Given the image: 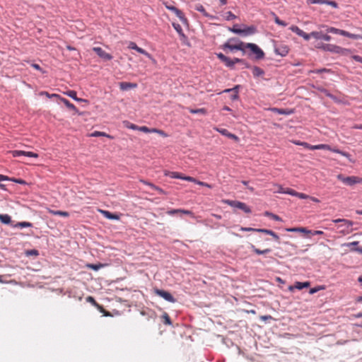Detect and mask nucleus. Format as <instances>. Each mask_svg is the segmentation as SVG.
Wrapping results in <instances>:
<instances>
[{
	"mask_svg": "<svg viewBox=\"0 0 362 362\" xmlns=\"http://www.w3.org/2000/svg\"><path fill=\"white\" fill-rule=\"evenodd\" d=\"M165 175L166 176H169L172 178H177V179H181V180H187V181H189V182H194L195 184H197L200 186H204V187H206L208 188H211L212 186L206 182H202V181H199L197 179H195L194 177H190V176H185L183 175L182 174L180 173H177V172H165Z\"/></svg>",
	"mask_w": 362,
	"mask_h": 362,
	"instance_id": "nucleus-1",
	"label": "nucleus"
},
{
	"mask_svg": "<svg viewBox=\"0 0 362 362\" xmlns=\"http://www.w3.org/2000/svg\"><path fill=\"white\" fill-rule=\"evenodd\" d=\"M123 125H124V127H126L127 129H138L140 132H141L143 133H145V134L157 133V134H159L160 135L165 136V134L161 130H159V129H155V128L149 129V128H148L146 127H144V126L139 127L136 125H135L134 124H132V123H130L128 121H124L123 122Z\"/></svg>",
	"mask_w": 362,
	"mask_h": 362,
	"instance_id": "nucleus-2",
	"label": "nucleus"
},
{
	"mask_svg": "<svg viewBox=\"0 0 362 362\" xmlns=\"http://www.w3.org/2000/svg\"><path fill=\"white\" fill-rule=\"evenodd\" d=\"M322 27L327 28L326 30L327 33L339 34V35H343V36H345V37H349L351 39H354V40L362 39V31H361V34H353V33H350L346 30H340V29H338V28H336L334 27H327L326 25H322Z\"/></svg>",
	"mask_w": 362,
	"mask_h": 362,
	"instance_id": "nucleus-3",
	"label": "nucleus"
},
{
	"mask_svg": "<svg viewBox=\"0 0 362 362\" xmlns=\"http://www.w3.org/2000/svg\"><path fill=\"white\" fill-rule=\"evenodd\" d=\"M337 179L342 182L344 184L346 185H354L357 183H361V177L357 176H349L344 177L342 174H339L337 176Z\"/></svg>",
	"mask_w": 362,
	"mask_h": 362,
	"instance_id": "nucleus-4",
	"label": "nucleus"
},
{
	"mask_svg": "<svg viewBox=\"0 0 362 362\" xmlns=\"http://www.w3.org/2000/svg\"><path fill=\"white\" fill-rule=\"evenodd\" d=\"M223 202L230 206L241 209L247 214L251 213L250 208L243 202L229 199L223 200Z\"/></svg>",
	"mask_w": 362,
	"mask_h": 362,
	"instance_id": "nucleus-5",
	"label": "nucleus"
},
{
	"mask_svg": "<svg viewBox=\"0 0 362 362\" xmlns=\"http://www.w3.org/2000/svg\"><path fill=\"white\" fill-rule=\"evenodd\" d=\"M235 41V39H230L223 45V49H229L230 50H240L245 53V43L243 42L238 41L235 44H231V42Z\"/></svg>",
	"mask_w": 362,
	"mask_h": 362,
	"instance_id": "nucleus-6",
	"label": "nucleus"
},
{
	"mask_svg": "<svg viewBox=\"0 0 362 362\" xmlns=\"http://www.w3.org/2000/svg\"><path fill=\"white\" fill-rule=\"evenodd\" d=\"M250 49L252 54H255L256 59H261L264 57V52L254 43H245V49Z\"/></svg>",
	"mask_w": 362,
	"mask_h": 362,
	"instance_id": "nucleus-7",
	"label": "nucleus"
},
{
	"mask_svg": "<svg viewBox=\"0 0 362 362\" xmlns=\"http://www.w3.org/2000/svg\"><path fill=\"white\" fill-rule=\"evenodd\" d=\"M128 48L129 49H134L136 52H138L139 53L142 54L146 56L149 59L151 60V62L153 64H156V60L149 53H148L146 50H144V49L138 47L135 42H129V43H128Z\"/></svg>",
	"mask_w": 362,
	"mask_h": 362,
	"instance_id": "nucleus-8",
	"label": "nucleus"
},
{
	"mask_svg": "<svg viewBox=\"0 0 362 362\" xmlns=\"http://www.w3.org/2000/svg\"><path fill=\"white\" fill-rule=\"evenodd\" d=\"M163 4L165 5V8L175 13V14L180 18V20L183 23H187V18L185 17L184 14L182 13V12L179 10L178 8H177L175 6H170V5H168L167 3L164 2Z\"/></svg>",
	"mask_w": 362,
	"mask_h": 362,
	"instance_id": "nucleus-9",
	"label": "nucleus"
},
{
	"mask_svg": "<svg viewBox=\"0 0 362 362\" xmlns=\"http://www.w3.org/2000/svg\"><path fill=\"white\" fill-rule=\"evenodd\" d=\"M154 293L168 302L175 303L176 301L175 298L169 292L164 290L156 288Z\"/></svg>",
	"mask_w": 362,
	"mask_h": 362,
	"instance_id": "nucleus-10",
	"label": "nucleus"
},
{
	"mask_svg": "<svg viewBox=\"0 0 362 362\" xmlns=\"http://www.w3.org/2000/svg\"><path fill=\"white\" fill-rule=\"evenodd\" d=\"M13 157H18L20 156H25L31 158H38V154L31 151H19L15 150L10 152Z\"/></svg>",
	"mask_w": 362,
	"mask_h": 362,
	"instance_id": "nucleus-11",
	"label": "nucleus"
},
{
	"mask_svg": "<svg viewBox=\"0 0 362 362\" xmlns=\"http://www.w3.org/2000/svg\"><path fill=\"white\" fill-rule=\"evenodd\" d=\"M93 50L102 59L109 61L112 59V56L105 52L101 47H95Z\"/></svg>",
	"mask_w": 362,
	"mask_h": 362,
	"instance_id": "nucleus-12",
	"label": "nucleus"
},
{
	"mask_svg": "<svg viewBox=\"0 0 362 362\" xmlns=\"http://www.w3.org/2000/svg\"><path fill=\"white\" fill-rule=\"evenodd\" d=\"M310 38L311 37L316 40H324L325 41H330L331 36L327 34H323L322 32L313 31L309 33Z\"/></svg>",
	"mask_w": 362,
	"mask_h": 362,
	"instance_id": "nucleus-13",
	"label": "nucleus"
},
{
	"mask_svg": "<svg viewBox=\"0 0 362 362\" xmlns=\"http://www.w3.org/2000/svg\"><path fill=\"white\" fill-rule=\"evenodd\" d=\"M216 56L223 63L225 64V65L227 67H229V68H231V69L233 68V66H234V62L233 61V59H231L229 57L225 56L222 53H218V54H216Z\"/></svg>",
	"mask_w": 362,
	"mask_h": 362,
	"instance_id": "nucleus-14",
	"label": "nucleus"
},
{
	"mask_svg": "<svg viewBox=\"0 0 362 362\" xmlns=\"http://www.w3.org/2000/svg\"><path fill=\"white\" fill-rule=\"evenodd\" d=\"M289 29L292 32H293L296 34H297L298 36L302 37L304 40H310L309 34L305 33L304 31H303L301 29H300L298 26H296V25H291L289 28Z\"/></svg>",
	"mask_w": 362,
	"mask_h": 362,
	"instance_id": "nucleus-15",
	"label": "nucleus"
},
{
	"mask_svg": "<svg viewBox=\"0 0 362 362\" xmlns=\"http://www.w3.org/2000/svg\"><path fill=\"white\" fill-rule=\"evenodd\" d=\"M289 49L287 45H280L275 47V52L276 54L281 57H285L288 54Z\"/></svg>",
	"mask_w": 362,
	"mask_h": 362,
	"instance_id": "nucleus-16",
	"label": "nucleus"
},
{
	"mask_svg": "<svg viewBox=\"0 0 362 362\" xmlns=\"http://www.w3.org/2000/svg\"><path fill=\"white\" fill-rule=\"evenodd\" d=\"M317 48L322 49L324 51L335 53L336 49H337V45H332V44H318Z\"/></svg>",
	"mask_w": 362,
	"mask_h": 362,
	"instance_id": "nucleus-17",
	"label": "nucleus"
},
{
	"mask_svg": "<svg viewBox=\"0 0 362 362\" xmlns=\"http://www.w3.org/2000/svg\"><path fill=\"white\" fill-rule=\"evenodd\" d=\"M99 212L106 218L110 219V220H119L120 218L119 215L116 214H112L109 211L100 209Z\"/></svg>",
	"mask_w": 362,
	"mask_h": 362,
	"instance_id": "nucleus-18",
	"label": "nucleus"
},
{
	"mask_svg": "<svg viewBox=\"0 0 362 362\" xmlns=\"http://www.w3.org/2000/svg\"><path fill=\"white\" fill-rule=\"evenodd\" d=\"M257 232L269 235L272 236L273 238L276 242H278V243L279 242V240H280L279 236L272 230L265 229V228H257Z\"/></svg>",
	"mask_w": 362,
	"mask_h": 362,
	"instance_id": "nucleus-19",
	"label": "nucleus"
},
{
	"mask_svg": "<svg viewBox=\"0 0 362 362\" xmlns=\"http://www.w3.org/2000/svg\"><path fill=\"white\" fill-rule=\"evenodd\" d=\"M194 8L197 11H199L200 13H202L205 17H207V18H209L210 19H214L215 18L214 16L209 14L206 11L204 7L202 4H196L195 6H194Z\"/></svg>",
	"mask_w": 362,
	"mask_h": 362,
	"instance_id": "nucleus-20",
	"label": "nucleus"
},
{
	"mask_svg": "<svg viewBox=\"0 0 362 362\" xmlns=\"http://www.w3.org/2000/svg\"><path fill=\"white\" fill-rule=\"evenodd\" d=\"M137 87V84L129 82H121L119 83V88L122 90H127L130 88H135Z\"/></svg>",
	"mask_w": 362,
	"mask_h": 362,
	"instance_id": "nucleus-21",
	"label": "nucleus"
},
{
	"mask_svg": "<svg viewBox=\"0 0 362 362\" xmlns=\"http://www.w3.org/2000/svg\"><path fill=\"white\" fill-rule=\"evenodd\" d=\"M250 248L257 255H264V254L269 253L272 251L270 248L260 250L259 248H257L254 245H251Z\"/></svg>",
	"mask_w": 362,
	"mask_h": 362,
	"instance_id": "nucleus-22",
	"label": "nucleus"
},
{
	"mask_svg": "<svg viewBox=\"0 0 362 362\" xmlns=\"http://www.w3.org/2000/svg\"><path fill=\"white\" fill-rule=\"evenodd\" d=\"M239 88V86H235L234 88H228V89H226L224 90L223 92L224 93H229V92H234L230 98L233 100H235L238 98V89Z\"/></svg>",
	"mask_w": 362,
	"mask_h": 362,
	"instance_id": "nucleus-23",
	"label": "nucleus"
},
{
	"mask_svg": "<svg viewBox=\"0 0 362 362\" xmlns=\"http://www.w3.org/2000/svg\"><path fill=\"white\" fill-rule=\"evenodd\" d=\"M47 212L52 215L61 216L63 217H68L69 216V214L67 211H55L50 209H47Z\"/></svg>",
	"mask_w": 362,
	"mask_h": 362,
	"instance_id": "nucleus-24",
	"label": "nucleus"
},
{
	"mask_svg": "<svg viewBox=\"0 0 362 362\" xmlns=\"http://www.w3.org/2000/svg\"><path fill=\"white\" fill-rule=\"evenodd\" d=\"M332 221L334 223H344V226H346L348 229L351 228L354 224L353 221L344 218L334 219Z\"/></svg>",
	"mask_w": 362,
	"mask_h": 362,
	"instance_id": "nucleus-25",
	"label": "nucleus"
},
{
	"mask_svg": "<svg viewBox=\"0 0 362 362\" xmlns=\"http://www.w3.org/2000/svg\"><path fill=\"white\" fill-rule=\"evenodd\" d=\"M173 26L174 29L177 32L179 35L181 37V38L186 39V36L184 34L182 27L180 24L176 23H173Z\"/></svg>",
	"mask_w": 362,
	"mask_h": 362,
	"instance_id": "nucleus-26",
	"label": "nucleus"
},
{
	"mask_svg": "<svg viewBox=\"0 0 362 362\" xmlns=\"http://www.w3.org/2000/svg\"><path fill=\"white\" fill-rule=\"evenodd\" d=\"M252 74L255 77H259L263 76L264 74V71L258 66H254L252 68Z\"/></svg>",
	"mask_w": 362,
	"mask_h": 362,
	"instance_id": "nucleus-27",
	"label": "nucleus"
},
{
	"mask_svg": "<svg viewBox=\"0 0 362 362\" xmlns=\"http://www.w3.org/2000/svg\"><path fill=\"white\" fill-rule=\"evenodd\" d=\"M335 53L341 54V55H348L351 53V50L346 48H343L339 46H337V49H336Z\"/></svg>",
	"mask_w": 362,
	"mask_h": 362,
	"instance_id": "nucleus-28",
	"label": "nucleus"
},
{
	"mask_svg": "<svg viewBox=\"0 0 362 362\" xmlns=\"http://www.w3.org/2000/svg\"><path fill=\"white\" fill-rule=\"evenodd\" d=\"M310 286V282L309 281H305V282H296L295 283V287L296 289H298V290H300V289H303L304 288H308Z\"/></svg>",
	"mask_w": 362,
	"mask_h": 362,
	"instance_id": "nucleus-29",
	"label": "nucleus"
},
{
	"mask_svg": "<svg viewBox=\"0 0 362 362\" xmlns=\"http://www.w3.org/2000/svg\"><path fill=\"white\" fill-rule=\"evenodd\" d=\"M161 318L163 320V322L165 325H172V322H171V320L170 318V316L168 315V314L167 313H163V314L161 316Z\"/></svg>",
	"mask_w": 362,
	"mask_h": 362,
	"instance_id": "nucleus-30",
	"label": "nucleus"
},
{
	"mask_svg": "<svg viewBox=\"0 0 362 362\" xmlns=\"http://www.w3.org/2000/svg\"><path fill=\"white\" fill-rule=\"evenodd\" d=\"M318 149L331 150V147L327 144L313 145V146L310 147V150H318Z\"/></svg>",
	"mask_w": 362,
	"mask_h": 362,
	"instance_id": "nucleus-31",
	"label": "nucleus"
},
{
	"mask_svg": "<svg viewBox=\"0 0 362 362\" xmlns=\"http://www.w3.org/2000/svg\"><path fill=\"white\" fill-rule=\"evenodd\" d=\"M0 221L4 224H8L11 223V216L8 214H0Z\"/></svg>",
	"mask_w": 362,
	"mask_h": 362,
	"instance_id": "nucleus-32",
	"label": "nucleus"
},
{
	"mask_svg": "<svg viewBox=\"0 0 362 362\" xmlns=\"http://www.w3.org/2000/svg\"><path fill=\"white\" fill-rule=\"evenodd\" d=\"M330 151H332L333 152H335V153H339V154L346 157L351 162H352V160L350 158L351 156L348 153L344 152V151H340L339 149H337V148H331Z\"/></svg>",
	"mask_w": 362,
	"mask_h": 362,
	"instance_id": "nucleus-33",
	"label": "nucleus"
},
{
	"mask_svg": "<svg viewBox=\"0 0 362 362\" xmlns=\"http://www.w3.org/2000/svg\"><path fill=\"white\" fill-rule=\"evenodd\" d=\"M223 18L226 20V21H232V20H234L237 17L235 14H233L231 11H228L226 13H224L223 15Z\"/></svg>",
	"mask_w": 362,
	"mask_h": 362,
	"instance_id": "nucleus-34",
	"label": "nucleus"
},
{
	"mask_svg": "<svg viewBox=\"0 0 362 362\" xmlns=\"http://www.w3.org/2000/svg\"><path fill=\"white\" fill-rule=\"evenodd\" d=\"M245 35H252L255 33V28L253 26L247 27L246 29L242 30Z\"/></svg>",
	"mask_w": 362,
	"mask_h": 362,
	"instance_id": "nucleus-35",
	"label": "nucleus"
},
{
	"mask_svg": "<svg viewBox=\"0 0 362 362\" xmlns=\"http://www.w3.org/2000/svg\"><path fill=\"white\" fill-rule=\"evenodd\" d=\"M272 16H274V20L276 24L284 27L287 25V23L280 20L279 18L274 13H272Z\"/></svg>",
	"mask_w": 362,
	"mask_h": 362,
	"instance_id": "nucleus-36",
	"label": "nucleus"
},
{
	"mask_svg": "<svg viewBox=\"0 0 362 362\" xmlns=\"http://www.w3.org/2000/svg\"><path fill=\"white\" fill-rule=\"evenodd\" d=\"M31 226H32V223H31L25 222V221L18 222V223H16L15 225V227H18V228H28V227H31Z\"/></svg>",
	"mask_w": 362,
	"mask_h": 362,
	"instance_id": "nucleus-37",
	"label": "nucleus"
},
{
	"mask_svg": "<svg viewBox=\"0 0 362 362\" xmlns=\"http://www.w3.org/2000/svg\"><path fill=\"white\" fill-rule=\"evenodd\" d=\"M279 192L282 193V194H290V195H292L294 197H296V193H297L296 191H295L294 189H292L291 188H287V189H286V190H279Z\"/></svg>",
	"mask_w": 362,
	"mask_h": 362,
	"instance_id": "nucleus-38",
	"label": "nucleus"
},
{
	"mask_svg": "<svg viewBox=\"0 0 362 362\" xmlns=\"http://www.w3.org/2000/svg\"><path fill=\"white\" fill-rule=\"evenodd\" d=\"M103 267V265L102 264H88L86 265L87 268L95 270V271H98V269H100Z\"/></svg>",
	"mask_w": 362,
	"mask_h": 362,
	"instance_id": "nucleus-39",
	"label": "nucleus"
},
{
	"mask_svg": "<svg viewBox=\"0 0 362 362\" xmlns=\"http://www.w3.org/2000/svg\"><path fill=\"white\" fill-rule=\"evenodd\" d=\"M62 101L63 102V103L69 109L71 110H76V107L74 106V105H73L72 103H71L66 98H62Z\"/></svg>",
	"mask_w": 362,
	"mask_h": 362,
	"instance_id": "nucleus-40",
	"label": "nucleus"
},
{
	"mask_svg": "<svg viewBox=\"0 0 362 362\" xmlns=\"http://www.w3.org/2000/svg\"><path fill=\"white\" fill-rule=\"evenodd\" d=\"M68 96H69L70 98H71L72 99L76 100V101H81L82 100L81 99H79L76 97V92L74 91V90H69L68 92H66V93Z\"/></svg>",
	"mask_w": 362,
	"mask_h": 362,
	"instance_id": "nucleus-41",
	"label": "nucleus"
},
{
	"mask_svg": "<svg viewBox=\"0 0 362 362\" xmlns=\"http://www.w3.org/2000/svg\"><path fill=\"white\" fill-rule=\"evenodd\" d=\"M292 143L296 144V145H301V146H305V148H308V149H310V147L313 146V145H310L308 143H305V142H300V141H295V140H293L291 141Z\"/></svg>",
	"mask_w": 362,
	"mask_h": 362,
	"instance_id": "nucleus-42",
	"label": "nucleus"
},
{
	"mask_svg": "<svg viewBox=\"0 0 362 362\" xmlns=\"http://www.w3.org/2000/svg\"><path fill=\"white\" fill-rule=\"evenodd\" d=\"M292 143L296 144V145H301V146H305V148H308V149H310V147L313 146V145H310L308 143H305V142H300V141H295V140H293L291 141Z\"/></svg>",
	"mask_w": 362,
	"mask_h": 362,
	"instance_id": "nucleus-43",
	"label": "nucleus"
},
{
	"mask_svg": "<svg viewBox=\"0 0 362 362\" xmlns=\"http://www.w3.org/2000/svg\"><path fill=\"white\" fill-rule=\"evenodd\" d=\"M27 256H37L39 252L37 250H30L25 252Z\"/></svg>",
	"mask_w": 362,
	"mask_h": 362,
	"instance_id": "nucleus-44",
	"label": "nucleus"
},
{
	"mask_svg": "<svg viewBox=\"0 0 362 362\" xmlns=\"http://www.w3.org/2000/svg\"><path fill=\"white\" fill-rule=\"evenodd\" d=\"M237 25H234L233 28H229V30L235 34H242L243 31L241 29H238L236 28Z\"/></svg>",
	"mask_w": 362,
	"mask_h": 362,
	"instance_id": "nucleus-45",
	"label": "nucleus"
},
{
	"mask_svg": "<svg viewBox=\"0 0 362 362\" xmlns=\"http://www.w3.org/2000/svg\"><path fill=\"white\" fill-rule=\"evenodd\" d=\"M86 301H87V302H89V303H92V304H93V305H95V306H97V307H98V306H99V305L98 304V303L95 301V300L94 299V298H93V297H92V296H88V297L86 298Z\"/></svg>",
	"mask_w": 362,
	"mask_h": 362,
	"instance_id": "nucleus-46",
	"label": "nucleus"
},
{
	"mask_svg": "<svg viewBox=\"0 0 362 362\" xmlns=\"http://www.w3.org/2000/svg\"><path fill=\"white\" fill-rule=\"evenodd\" d=\"M190 112H192L193 114H198V113L205 114L206 110L204 108L196 109V110L192 109V110H190Z\"/></svg>",
	"mask_w": 362,
	"mask_h": 362,
	"instance_id": "nucleus-47",
	"label": "nucleus"
},
{
	"mask_svg": "<svg viewBox=\"0 0 362 362\" xmlns=\"http://www.w3.org/2000/svg\"><path fill=\"white\" fill-rule=\"evenodd\" d=\"M296 197L300 198V199H308L309 198V195L306 194H304V193H301V192H298L296 193Z\"/></svg>",
	"mask_w": 362,
	"mask_h": 362,
	"instance_id": "nucleus-48",
	"label": "nucleus"
},
{
	"mask_svg": "<svg viewBox=\"0 0 362 362\" xmlns=\"http://www.w3.org/2000/svg\"><path fill=\"white\" fill-rule=\"evenodd\" d=\"M240 230L241 231H247V232L253 231V232H257V228H250V227H240Z\"/></svg>",
	"mask_w": 362,
	"mask_h": 362,
	"instance_id": "nucleus-49",
	"label": "nucleus"
},
{
	"mask_svg": "<svg viewBox=\"0 0 362 362\" xmlns=\"http://www.w3.org/2000/svg\"><path fill=\"white\" fill-rule=\"evenodd\" d=\"M180 213V209H171L167 211L168 215H175Z\"/></svg>",
	"mask_w": 362,
	"mask_h": 362,
	"instance_id": "nucleus-50",
	"label": "nucleus"
},
{
	"mask_svg": "<svg viewBox=\"0 0 362 362\" xmlns=\"http://www.w3.org/2000/svg\"><path fill=\"white\" fill-rule=\"evenodd\" d=\"M325 1L326 0H308V2L309 4H325Z\"/></svg>",
	"mask_w": 362,
	"mask_h": 362,
	"instance_id": "nucleus-51",
	"label": "nucleus"
},
{
	"mask_svg": "<svg viewBox=\"0 0 362 362\" xmlns=\"http://www.w3.org/2000/svg\"><path fill=\"white\" fill-rule=\"evenodd\" d=\"M89 136H108V135L107 134L104 133V132L95 131L93 133L90 134Z\"/></svg>",
	"mask_w": 362,
	"mask_h": 362,
	"instance_id": "nucleus-52",
	"label": "nucleus"
},
{
	"mask_svg": "<svg viewBox=\"0 0 362 362\" xmlns=\"http://www.w3.org/2000/svg\"><path fill=\"white\" fill-rule=\"evenodd\" d=\"M182 214L190 215L193 216V213L191 211L180 209V213Z\"/></svg>",
	"mask_w": 362,
	"mask_h": 362,
	"instance_id": "nucleus-53",
	"label": "nucleus"
},
{
	"mask_svg": "<svg viewBox=\"0 0 362 362\" xmlns=\"http://www.w3.org/2000/svg\"><path fill=\"white\" fill-rule=\"evenodd\" d=\"M325 4L330 5V6H332L334 8H337V4L335 1H333L326 0Z\"/></svg>",
	"mask_w": 362,
	"mask_h": 362,
	"instance_id": "nucleus-54",
	"label": "nucleus"
},
{
	"mask_svg": "<svg viewBox=\"0 0 362 362\" xmlns=\"http://www.w3.org/2000/svg\"><path fill=\"white\" fill-rule=\"evenodd\" d=\"M141 182H142L144 184H145V185H146L149 186L151 188H152V189H156V188L157 187V186H156L155 185H153V183H151V182H149L144 181V180H141Z\"/></svg>",
	"mask_w": 362,
	"mask_h": 362,
	"instance_id": "nucleus-55",
	"label": "nucleus"
},
{
	"mask_svg": "<svg viewBox=\"0 0 362 362\" xmlns=\"http://www.w3.org/2000/svg\"><path fill=\"white\" fill-rule=\"evenodd\" d=\"M298 232L305 233H310L311 230H308L306 228L300 227Z\"/></svg>",
	"mask_w": 362,
	"mask_h": 362,
	"instance_id": "nucleus-56",
	"label": "nucleus"
},
{
	"mask_svg": "<svg viewBox=\"0 0 362 362\" xmlns=\"http://www.w3.org/2000/svg\"><path fill=\"white\" fill-rule=\"evenodd\" d=\"M271 218L277 221H281V218L279 216L274 214H271Z\"/></svg>",
	"mask_w": 362,
	"mask_h": 362,
	"instance_id": "nucleus-57",
	"label": "nucleus"
},
{
	"mask_svg": "<svg viewBox=\"0 0 362 362\" xmlns=\"http://www.w3.org/2000/svg\"><path fill=\"white\" fill-rule=\"evenodd\" d=\"M320 288L319 287L312 288H310L309 293H310V294H314L315 293H316L318 291H320Z\"/></svg>",
	"mask_w": 362,
	"mask_h": 362,
	"instance_id": "nucleus-58",
	"label": "nucleus"
},
{
	"mask_svg": "<svg viewBox=\"0 0 362 362\" xmlns=\"http://www.w3.org/2000/svg\"><path fill=\"white\" fill-rule=\"evenodd\" d=\"M323 233H324L322 230H313V231L311 230V233H310V234H312L313 235H322Z\"/></svg>",
	"mask_w": 362,
	"mask_h": 362,
	"instance_id": "nucleus-59",
	"label": "nucleus"
},
{
	"mask_svg": "<svg viewBox=\"0 0 362 362\" xmlns=\"http://www.w3.org/2000/svg\"><path fill=\"white\" fill-rule=\"evenodd\" d=\"M353 59L356 62L362 63V57L358 55L354 56Z\"/></svg>",
	"mask_w": 362,
	"mask_h": 362,
	"instance_id": "nucleus-60",
	"label": "nucleus"
},
{
	"mask_svg": "<svg viewBox=\"0 0 362 362\" xmlns=\"http://www.w3.org/2000/svg\"><path fill=\"white\" fill-rule=\"evenodd\" d=\"M155 190H156L160 194H165V192L158 186Z\"/></svg>",
	"mask_w": 362,
	"mask_h": 362,
	"instance_id": "nucleus-61",
	"label": "nucleus"
},
{
	"mask_svg": "<svg viewBox=\"0 0 362 362\" xmlns=\"http://www.w3.org/2000/svg\"><path fill=\"white\" fill-rule=\"evenodd\" d=\"M358 244V241H354L351 243H346V244H345V245H346L347 247H351V246H356Z\"/></svg>",
	"mask_w": 362,
	"mask_h": 362,
	"instance_id": "nucleus-62",
	"label": "nucleus"
},
{
	"mask_svg": "<svg viewBox=\"0 0 362 362\" xmlns=\"http://www.w3.org/2000/svg\"><path fill=\"white\" fill-rule=\"evenodd\" d=\"M233 61L234 62V64L236 63H245V60L238 58H234Z\"/></svg>",
	"mask_w": 362,
	"mask_h": 362,
	"instance_id": "nucleus-63",
	"label": "nucleus"
},
{
	"mask_svg": "<svg viewBox=\"0 0 362 362\" xmlns=\"http://www.w3.org/2000/svg\"><path fill=\"white\" fill-rule=\"evenodd\" d=\"M31 66H32L34 69H37V70H38V71H42V69H41V67L40 66V65H39V64H31Z\"/></svg>",
	"mask_w": 362,
	"mask_h": 362,
	"instance_id": "nucleus-64",
	"label": "nucleus"
}]
</instances>
